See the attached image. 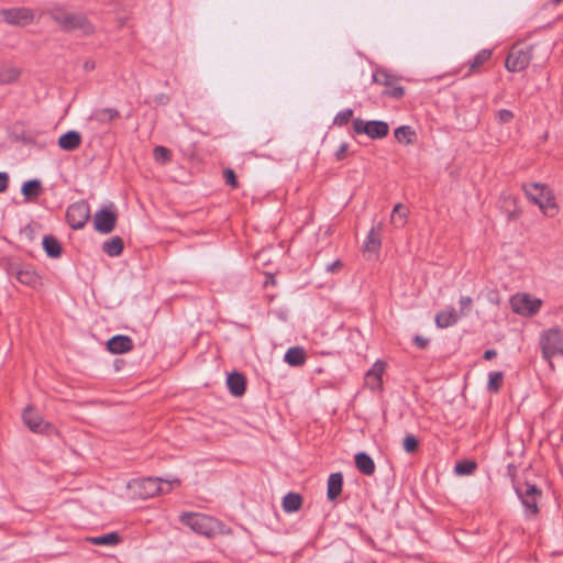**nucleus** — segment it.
<instances>
[{"mask_svg": "<svg viewBox=\"0 0 563 563\" xmlns=\"http://www.w3.org/2000/svg\"><path fill=\"white\" fill-rule=\"evenodd\" d=\"M223 176H224V180L228 185H230L233 188L238 187V180H236L235 174L232 169H230V168L225 169L223 173Z\"/></svg>", "mask_w": 563, "mask_h": 563, "instance_id": "obj_42", "label": "nucleus"}, {"mask_svg": "<svg viewBox=\"0 0 563 563\" xmlns=\"http://www.w3.org/2000/svg\"><path fill=\"white\" fill-rule=\"evenodd\" d=\"M408 209L402 203H397L391 212L390 222L397 228H401L407 223Z\"/></svg>", "mask_w": 563, "mask_h": 563, "instance_id": "obj_27", "label": "nucleus"}, {"mask_svg": "<svg viewBox=\"0 0 563 563\" xmlns=\"http://www.w3.org/2000/svg\"><path fill=\"white\" fill-rule=\"evenodd\" d=\"M356 468L364 475H373L375 472V463L373 459L365 452L355 454Z\"/></svg>", "mask_w": 563, "mask_h": 563, "instance_id": "obj_20", "label": "nucleus"}, {"mask_svg": "<svg viewBox=\"0 0 563 563\" xmlns=\"http://www.w3.org/2000/svg\"><path fill=\"white\" fill-rule=\"evenodd\" d=\"M180 521L189 527L194 532L208 538L221 532L222 525L212 517L196 512H184L179 517Z\"/></svg>", "mask_w": 563, "mask_h": 563, "instance_id": "obj_4", "label": "nucleus"}, {"mask_svg": "<svg viewBox=\"0 0 563 563\" xmlns=\"http://www.w3.org/2000/svg\"><path fill=\"white\" fill-rule=\"evenodd\" d=\"M284 360L291 366H300L305 363L306 360L305 351L298 346L290 347L286 352Z\"/></svg>", "mask_w": 563, "mask_h": 563, "instance_id": "obj_28", "label": "nucleus"}, {"mask_svg": "<svg viewBox=\"0 0 563 563\" xmlns=\"http://www.w3.org/2000/svg\"><path fill=\"white\" fill-rule=\"evenodd\" d=\"M84 67L86 70H91V69H93L95 65H93V63L86 62Z\"/></svg>", "mask_w": 563, "mask_h": 563, "instance_id": "obj_49", "label": "nucleus"}, {"mask_svg": "<svg viewBox=\"0 0 563 563\" xmlns=\"http://www.w3.org/2000/svg\"><path fill=\"white\" fill-rule=\"evenodd\" d=\"M15 278L23 285H27L31 287H36L38 284V276L35 272L31 269H18L14 273Z\"/></svg>", "mask_w": 563, "mask_h": 563, "instance_id": "obj_30", "label": "nucleus"}, {"mask_svg": "<svg viewBox=\"0 0 563 563\" xmlns=\"http://www.w3.org/2000/svg\"><path fill=\"white\" fill-rule=\"evenodd\" d=\"M461 316L453 308H448L435 316V323L439 328L444 329L455 324Z\"/></svg>", "mask_w": 563, "mask_h": 563, "instance_id": "obj_19", "label": "nucleus"}, {"mask_svg": "<svg viewBox=\"0 0 563 563\" xmlns=\"http://www.w3.org/2000/svg\"><path fill=\"white\" fill-rule=\"evenodd\" d=\"M531 58V48L523 49L514 47L507 56L505 66L509 71H521L528 67Z\"/></svg>", "mask_w": 563, "mask_h": 563, "instance_id": "obj_11", "label": "nucleus"}, {"mask_svg": "<svg viewBox=\"0 0 563 563\" xmlns=\"http://www.w3.org/2000/svg\"><path fill=\"white\" fill-rule=\"evenodd\" d=\"M386 369V363L384 361H376L372 368L366 372L365 384L372 390H379L383 386L382 376Z\"/></svg>", "mask_w": 563, "mask_h": 563, "instance_id": "obj_15", "label": "nucleus"}, {"mask_svg": "<svg viewBox=\"0 0 563 563\" xmlns=\"http://www.w3.org/2000/svg\"><path fill=\"white\" fill-rule=\"evenodd\" d=\"M57 144L64 151H75L81 144V135L77 131H68L59 136Z\"/></svg>", "mask_w": 563, "mask_h": 563, "instance_id": "obj_17", "label": "nucleus"}, {"mask_svg": "<svg viewBox=\"0 0 563 563\" xmlns=\"http://www.w3.org/2000/svg\"><path fill=\"white\" fill-rule=\"evenodd\" d=\"M477 463L475 461L463 460L455 464L454 472L456 475H471L475 472Z\"/></svg>", "mask_w": 563, "mask_h": 563, "instance_id": "obj_33", "label": "nucleus"}, {"mask_svg": "<svg viewBox=\"0 0 563 563\" xmlns=\"http://www.w3.org/2000/svg\"><path fill=\"white\" fill-rule=\"evenodd\" d=\"M117 224V214L109 208H102L93 216L95 230L102 234L113 231Z\"/></svg>", "mask_w": 563, "mask_h": 563, "instance_id": "obj_13", "label": "nucleus"}, {"mask_svg": "<svg viewBox=\"0 0 563 563\" xmlns=\"http://www.w3.org/2000/svg\"><path fill=\"white\" fill-rule=\"evenodd\" d=\"M20 69L13 66H1L0 67V84L7 85L16 81L20 77Z\"/></svg>", "mask_w": 563, "mask_h": 563, "instance_id": "obj_31", "label": "nucleus"}, {"mask_svg": "<svg viewBox=\"0 0 563 563\" xmlns=\"http://www.w3.org/2000/svg\"><path fill=\"white\" fill-rule=\"evenodd\" d=\"M503 373L501 372H493L489 374V379L487 384V388L490 391H498L501 383H503Z\"/></svg>", "mask_w": 563, "mask_h": 563, "instance_id": "obj_36", "label": "nucleus"}, {"mask_svg": "<svg viewBox=\"0 0 563 563\" xmlns=\"http://www.w3.org/2000/svg\"><path fill=\"white\" fill-rule=\"evenodd\" d=\"M562 1H563V0H551V3H552L553 5H556V4H559L560 2H562Z\"/></svg>", "mask_w": 563, "mask_h": 563, "instance_id": "obj_50", "label": "nucleus"}, {"mask_svg": "<svg viewBox=\"0 0 563 563\" xmlns=\"http://www.w3.org/2000/svg\"><path fill=\"white\" fill-rule=\"evenodd\" d=\"M48 14L63 31H81L85 35L93 32V26L84 14L69 13L62 8H53Z\"/></svg>", "mask_w": 563, "mask_h": 563, "instance_id": "obj_3", "label": "nucleus"}, {"mask_svg": "<svg viewBox=\"0 0 563 563\" xmlns=\"http://www.w3.org/2000/svg\"><path fill=\"white\" fill-rule=\"evenodd\" d=\"M516 492L521 499L522 505L527 509L528 514L534 516L538 514V499L541 496V492L531 484L526 483L521 487H517Z\"/></svg>", "mask_w": 563, "mask_h": 563, "instance_id": "obj_12", "label": "nucleus"}, {"mask_svg": "<svg viewBox=\"0 0 563 563\" xmlns=\"http://www.w3.org/2000/svg\"><path fill=\"white\" fill-rule=\"evenodd\" d=\"M353 115V111L351 109H345L340 111L334 118V124L343 125L346 124Z\"/></svg>", "mask_w": 563, "mask_h": 563, "instance_id": "obj_40", "label": "nucleus"}, {"mask_svg": "<svg viewBox=\"0 0 563 563\" xmlns=\"http://www.w3.org/2000/svg\"><path fill=\"white\" fill-rule=\"evenodd\" d=\"M496 351L495 350H486L485 353H484V358L486 360H492L493 357L496 356Z\"/></svg>", "mask_w": 563, "mask_h": 563, "instance_id": "obj_48", "label": "nucleus"}, {"mask_svg": "<svg viewBox=\"0 0 563 563\" xmlns=\"http://www.w3.org/2000/svg\"><path fill=\"white\" fill-rule=\"evenodd\" d=\"M459 305H460V312H459V314L461 317H464V316L470 313V311L472 309L473 300L471 299V297L463 296L459 300Z\"/></svg>", "mask_w": 563, "mask_h": 563, "instance_id": "obj_38", "label": "nucleus"}, {"mask_svg": "<svg viewBox=\"0 0 563 563\" xmlns=\"http://www.w3.org/2000/svg\"><path fill=\"white\" fill-rule=\"evenodd\" d=\"M9 186V175L5 172H0V192H4Z\"/></svg>", "mask_w": 563, "mask_h": 563, "instance_id": "obj_44", "label": "nucleus"}, {"mask_svg": "<svg viewBox=\"0 0 563 563\" xmlns=\"http://www.w3.org/2000/svg\"><path fill=\"white\" fill-rule=\"evenodd\" d=\"M107 349L112 354H122L133 349V342L128 335H114L107 342Z\"/></svg>", "mask_w": 563, "mask_h": 563, "instance_id": "obj_16", "label": "nucleus"}, {"mask_svg": "<svg viewBox=\"0 0 563 563\" xmlns=\"http://www.w3.org/2000/svg\"><path fill=\"white\" fill-rule=\"evenodd\" d=\"M543 357L548 361L555 355H563V331L552 328L543 332L540 339Z\"/></svg>", "mask_w": 563, "mask_h": 563, "instance_id": "obj_5", "label": "nucleus"}, {"mask_svg": "<svg viewBox=\"0 0 563 563\" xmlns=\"http://www.w3.org/2000/svg\"><path fill=\"white\" fill-rule=\"evenodd\" d=\"M353 129L357 134H366L371 139L385 137L389 132V126L384 121H363L361 119L353 120Z\"/></svg>", "mask_w": 563, "mask_h": 563, "instance_id": "obj_7", "label": "nucleus"}, {"mask_svg": "<svg viewBox=\"0 0 563 563\" xmlns=\"http://www.w3.org/2000/svg\"><path fill=\"white\" fill-rule=\"evenodd\" d=\"M415 343L417 344V346H419L420 349H424L428 344V340L420 336V335H417L415 338Z\"/></svg>", "mask_w": 563, "mask_h": 563, "instance_id": "obj_47", "label": "nucleus"}, {"mask_svg": "<svg viewBox=\"0 0 563 563\" xmlns=\"http://www.w3.org/2000/svg\"><path fill=\"white\" fill-rule=\"evenodd\" d=\"M153 155L156 162L166 164L172 159V152L165 146H156L153 150Z\"/></svg>", "mask_w": 563, "mask_h": 563, "instance_id": "obj_35", "label": "nucleus"}, {"mask_svg": "<svg viewBox=\"0 0 563 563\" xmlns=\"http://www.w3.org/2000/svg\"><path fill=\"white\" fill-rule=\"evenodd\" d=\"M490 55L492 53L488 49H482L481 52H478L471 63V70H475L477 67L487 62Z\"/></svg>", "mask_w": 563, "mask_h": 563, "instance_id": "obj_37", "label": "nucleus"}, {"mask_svg": "<svg viewBox=\"0 0 563 563\" xmlns=\"http://www.w3.org/2000/svg\"><path fill=\"white\" fill-rule=\"evenodd\" d=\"M404 450L407 452V453H413L416 452V450L418 449V440L409 434V435H406L405 439H404Z\"/></svg>", "mask_w": 563, "mask_h": 563, "instance_id": "obj_39", "label": "nucleus"}, {"mask_svg": "<svg viewBox=\"0 0 563 563\" xmlns=\"http://www.w3.org/2000/svg\"><path fill=\"white\" fill-rule=\"evenodd\" d=\"M23 421L27 428L35 433H46L52 426L44 421L42 416L37 413L32 406H27L23 411Z\"/></svg>", "mask_w": 563, "mask_h": 563, "instance_id": "obj_14", "label": "nucleus"}, {"mask_svg": "<svg viewBox=\"0 0 563 563\" xmlns=\"http://www.w3.org/2000/svg\"><path fill=\"white\" fill-rule=\"evenodd\" d=\"M179 479L165 481L158 477H146L142 479H134L129 484V487L134 490L141 498H151L158 494H167L174 487L179 486Z\"/></svg>", "mask_w": 563, "mask_h": 563, "instance_id": "obj_2", "label": "nucleus"}, {"mask_svg": "<svg viewBox=\"0 0 563 563\" xmlns=\"http://www.w3.org/2000/svg\"><path fill=\"white\" fill-rule=\"evenodd\" d=\"M87 540L95 545H115L120 542V536L117 532H110L99 537H91Z\"/></svg>", "mask_w": 563, "mask_h": 563, "instance_id": "obj_32", "label": "nucleus"}, {"mask_svg": "<svg viewBox=\"0 0 563 563\" xmlns=\"http://www.w3.org/2000/svg\"><path fill=\"white\" fill-rule=\"evenodd\" d=\"M227 385L233 396L240 397L245 393L246 380L243 375L232 373L227 378Z\"/></svg>", "mask_w": 563, "mask_h": 563, "instance_id": "obj_18", "label": "nucleus"}, {"mask_svg": "<svg viewBox=\"0 0 563 563\" xmlns=\"http://www.w3.org/2000/svg\"><path fill=\"white\" fill-rule=\"evenodd\" d=\"M395 139L405 144H411L412 137L416 135L415 131L411 130L410 126L402 125L395 130L394 132Z\"/></svg>", "mask_w": 563, "mask_h": 563, "instance_id": "obj_34", "label": "nucleus"}, {"mask_svg": "<svg viewBox=\"0 0 563 563\" xmlns=\"http://www.w3.org/2000/svg\"><path fill=\"white\" fill-rule=\"evenodd\" d=\"M343 477L341 473H333L328 479V498L334 500L342 492Z\"/></svg>", "mask_w": 563, "mask_h": 563, "instance_id": "obj_22", "label": "nucleus"}, {"mask_svg": "<svg viewBox=\"0 0 563 563\" xmlns=\"http://www.w3.org/2000/svg\"><path fill=\"white\" fill-rule=\"evenodd\" d=\"M527 198L537 205L545 217H554L559 212L554 192L548 185L541 183L523 184Z\"/></svg>", "mask_w": 563, "mask_h": 563, "instance_id": "obj_1", "label": "nucleus"}, {"mask_svg": "<svg viewBox=\"0 0 563 563\" xmlns=\"http://www.w3.org/2000/svg\"><path fill=\"white\" fill-rule=\"evenodd\" d=\"M120 117V113L114 108H103L98 109L92 112L90 115V120L96 121L100 124L110 123L113 120L118 119Z\"/></svg>", "mask_w": 563, "mask_h": 563, "instance_id": "obj_21", "label": "nucleus"}, {"mask_svg": "<svg viewBox=\"0 0 563 563\" xmlns=\"http://www.w3.org/2000/svg\"><path fill=\"white\" fill-rule=\"evenodd\" d=\"M42 191V184L37 179L27 180L22 185L21 192L26 200L37 198Z\"/></svg>", "mask_w": 563, "mask_h": 563, "instance_id": "obj_24", "label": "nucleus"}, {"mask_svg": "<svg viewBox=\"0 0 563 563\" xmlns=\"http://www.w3.org/2000/svg\"><path fill=\"white\" fill-rule=\"evenodd\" d=\"M102 251L111 257L120 255L123 251V240L120 236H112L103 243Z\"/></svg>", "mask_w": 563, "mask_h": 563, "instance_id": "obj_26", "label": "nucleus"}, {"mask_svg": "<svg viewBox=\"0 0 563 563\" xmlns=\"http://www.w3.org/2000/svg\"><path fill=\"white\" fill-rule=\"evenodd\" d=\"M382 224H378L377 228H372L368 232L365 243H364V252L375 253L378 251L380 246V230Z\"/></svg>", "mask_w": 563, "mask_h": 563, "instance_id": "obj_23", "label": "nucleus"}, {"mask_svg": "<svg viewBox=\"0 0 563 563\" xmlns=\"http://www.w3.org/2000/svg\"><path fill=\"white\" fill-rule=\"evenodd\" d=\"M496 118L499 123H508L514 119V113L510 110L501 109L497 111Z\"/></svg>", "mask_w": 563, "mask_h": 563, "instance_id": "obj_41", "label": "nucleus"}, {"mask_svg": "<svg viewBox=\"0 0 563 563\" xmlns=\"http://www.w3.org/2000/svg\"><path fill=\"white\" fill-rule=\"evenodd\" d=\"M347 150H349V144L347 143H342L340 145V147L338 148V151L335 152V158L338 161L344 159L345 156H346Z\"/></svg>", "mask_w": 563, "mask_h": 563, "instance_id": "obj_43", "label": "nucleus"}, {"mask_svg": "<svg viewBox=\"0 0 563 563\" xmlns=\"http://www.w3.org/2000/svg\"><path fill=\"white\" fill-rule=\"evenodd\" d=\"M69 225L75 229H81L90 218V208L86 201H78L70 205L66 212Z\"/></svg>", "mask_w": 563, "mask_h": 563, "instance_id": "obj_9", "label": "nucleus"}, {"mask_svg": "<svg viewBox=\"0 0 563 563\" xmlns=\"http://www.w3.org/2000/svg\"><path fill=\"white\" fill-rule=\"evenodd\" d=\"M283 509L285 512L290 514L298 511L301 508L302 505V498L297 493H288L283 498Z\"/></svg>", "mask_w": 563, "mask_h": 563, "instance_id": "obj_25", "label": "nucleus"}, {"mask_svg": "<svg viewBox=\"0 0 563 563\" xmlns=\"http://www.w3.org/2000/svg\"><path fill=\"white\" fill-rule=\"evenodd\" d=\"M256 261L258 263L266 264V262L268 261V253L266 251L257 253Z\"/></svg>", "mask_w": 563, "mask_h": 563, "instance_id": "obj_45", "label": "nucleus"}, {"mask_svg": "<svg viewBox=\"0 0 563 563\" xmlns=\"http://www.w3.org/2000/svg\"><path fill=\"white\" fill-rule=\"evenodd\" d=\"M43 247L49 257L56 258L62 253V247L56 238L52 235H45L43 238Z\"/></svg>", "mask_w": 563, "mask_h": 563, "instance_id": "obj_29", "label": "nucleus"}, {"mask_svg": "<svg viewBox=\"0 0 563 563\" xmlns=\"http://www.w3.org/2000/svg\"><path fill=\"white\" fill-rule=\"evenodd\" d=\"M342 267L341 261H335L332 264L327 266V271L330 273H334L336 269H340Z\"/></svg>", "mask_w": 563, "mask_h": 563, "instance_id": "obj_46", "label": "nucleus"}, {"mask_svg": "<svg viewBox=\"0 0 563 563\" xmlns=\"http://www.w3.org/2000/svg\"><path fill=\"white\" fill-rule=\"evenodd\" d=\"M510 305L516 313L531 317L539 311L542 301L528 294H517L511 297Z\"/></svg>", "mask_w": 563, "mask_h": 563, "instance_id": "obj_6", "label": "nucleus"}, {"mask_svg": "<svg viewBox=\"0 0 563 563\" xmlns=\"http://www.w3.org/2000/svg\"><path fill=\"white\" fill-rule=\"evenodd\" d=\"M398 78L384 69H378L373 75V81L379 85L387 87L386 90L383 91L384 95L393 97V98H401L405 93V89L401 86H397Z\"/></svg>", "mask_w": 563, "mask_h": 563, "instance_id": "obj_10", "label": "nucleus"}, {"mask_svg": "<svg viewBox=\"0 0 563 563\" xmlns=\"http://www.w3.org/2000/svg\"><path fill=\"white\" fill-rule=\"evenodd\" d=\"M0 15L5 23L15 26H26L34 20V12L29 8L3 9Z\"/></svg>", "mask_w": 563, "mask_h": 563, "instance_id": "obj_8", "label": "nucleus"}]
</instances>
